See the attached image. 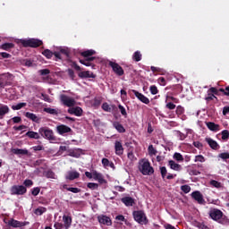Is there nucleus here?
Masks as SVG:
<instances>
[{
	"instance_id": "43",
	"label": "nucleus",
	"mask_w": 229,
	"mask_h": 229,
	"mask_svg": "<svg viewBox=\"0 0 229 229\" xmlns=\"http://www.w3.org/2000/svg\"><path fill=\"white\" fill-rule=\"evenodd\" d=\"M221 135H222V140H225V141L228 140V139H229L228 130L222 131Z\"/></svg>"
},
{
	"instance_id": "60",
	"label": "nucleus",
	"mask_w": 229,
	"mask_h": 229,
	"mask_svg": "<svg viewBox=\"0 0 229 229\" xmlns=\"http://www.w3.org/2000/svg\"><path fill=\"white\" fill-rule=\"evenodd\" d=\"M69 192H72L73 194H78V192H81V190L79 188H71L68 189Z\"/></svg>"
},
{
	"instance_id": "16",
	"label": "nucleus",
	"mask_w": 229,
	"mask_h": 229,
	"mask_svg": "<svg viewBox=\"0 0 229 229\" xmlns=\"http://www.w3.org/2000/svg\"><path fill=\"white\" fill-rule=\"evenodd\" d=\"M68 114H71L72 115H76L77 117H81V115L83 114V109H81V107L80 106L70 107L68 109Z\"/></svg>"
},
{
	"instance_id": "19",
	"label": "nucleus",
	"mask_w": 229,
	"mask_h": 229,
	"mask_svg": "<svg viewBox=\"0 0 229 229\" xmlns=\"http://www.w3.org/2000/svg\"><path fill=\"white\" fill-rule=\"evenodd\" d=\"M63 223L64 229H70L71 225H72V217H71V216L64 215L63 216Z\"/></svg>"
},
{
	"instance_id": "28",
	"label": "nucleus",
	"mask_w": 229,
	"mask_h": 229,
	"mask_svg": "<svg viewBox=\"0 0 229 229\" xmlns=\"http://www.w3.org/2000/svg\"><path fill=\"white\" fill-rule=\"evenodd\" d=\"M113 126L114 128H115L118 133H124V131H126V129H124V126H123V124H121L118 122H114L113 123Z\"/></svg>"
},
{
	"instance_id": "14",
	"label": "nucleus",
	"mask_w": 229,
	"mask_h": 229,
	"mask_svg": "<svg viewBox=\"0 0 229 229\" xmlns=\"http://www.w3.org/2000/svg\"><path fill=\"white\" fill-rule=\"evenodd\" d=\"M93 180L98 182V183H100L101 185H103V183H106V181L105 180V176L103 175V174L98 173L96 170L93 171Z\"/></svg>"
},
{
	"instance_id": "4",
	"label": "nucleus",
	"mask_w": 229,
	"mask_h": 229,
	"mask_svg": "<svg viewBox=\"0 0 229 229\" xmlns=\"http://www.w3.org/2000/svg\"><path fill=\"white\" fill-rule=\"evenodd\" d=\"M21 42L24 47H38L42 46V40L40 39H21Z\"/></svg>"
},
{
	"instance_id": "31",
	"label": "nucleus",
	"mask_w": 229,
	"mask_h": 229,
	"mask_svg": "<svg viewBox=\"0 0 229 229\" xmlns=\"http://www.w3.org/2000/svg\"><path fill=\"white\" fill-rule=\"evenodd\" d=\"M79 78H94V73L89 71L81 72L78 74Z\"/></svg>"
},
{
	"instance_id": "57",
	"label": "nucleus",
	"mask_w": 229,
	"mask_h": 229,
	"mask_svg": "<svg viewBox=\"0 0 229 229\" xmlns=\"http://www.w3.org/2000/svg\"><path fill=\"white\" fill-rule=\"evenodd\" d=\"M219 157L222 158V160H228L229 159V153L228 152L221 153L219 155Z\"/></svg>"
},
{
	"instance_id": "13",
	"label": "nucleus",
	"mask_w": 229,
	"mask_h": 229,
	"mask_svg": "<svg viewBox=\"0 0 229 229\" xmlns=\"http://www.w3.org/2000/svg\"><path fill=\"white\" fill-rule=\"evenodd\" d=\"M191 198L195 199V201L199 202V205H203L205 203V199H203V194L200 191H196L191 193Z\"/></svg>"
},
{
	"instance_id": "50",
	"label": "nucleus",
	"mask_w": 229,
	"mask_h": 229,
	"mask_svg": "<svg viewBox=\"0 0 229 229\" xmlns=\"http://www.w3.org/2000/svg\"><path fill=\"white\" fill-rule=\"evenodd\" d=\"M160 173H161L162 178L163 179L165 178L167 176V168H165V166H161Z\"/></svg>"
},
{
	"instance_id": "61",
	"label": "nucleus",
	"mask_w": 229,
	"mask_h": 229,
	"mask_svg": "<svg viewBox=\"0 0 229 229\" xmlns=\"http://www.w3.org/2000/svg\"><path fill=\"white\" fill-rule=\"evenodd\" d=\"M166 108H168V110H174L176 108V105H174L173 102L167 103Z\"/></svg>"
},
{
	"instance_id": "54",
	"label": "nucleus",
	"mask_w": 229,
	"mask_h": 229,
	"mask_svg": "<svg viewBox=\"0 0 229 229\" xmlns=\"http://www.w3.org/2000/svg\"><path fill=\"white\" fill-rule=\"evenodd\" d=\"M194 162H205V157L201 156V155H198L195 157Z\"/></svg>"
},
{
	"instance_id": "15",
	"label": "nucleus",
	"mask_w": 229,
	"mask_h": 229,
	"mask_svg": "<svg viewBox=\"0 0 229 229\" xmlns=\"http://www.w3.org/2000/svg\"><path fill=\"white\" fill-rule=\"evenodd\" d=\"M134 96L141 101V103H144L145 105H149V98H148L146 96H144L142 93L133 89L132 90Z\"/></svg>"
},
{
	"instance_id": "39",
	"label": "nucleus",
	"mask_w": 229,
	"mask_h": 229,
	"mask_svg": "<svg viewBox=\"0 0 229 229\" xmlns=\"http://www.w3.org/2000/svg\"><path fill=\"white\" fill-rule=\"evenodd\" d=\"M88 189H90L91 191H98L99 189V184L96 182H89L87 184Z\"/></svg>"
},
{
	"instance_id": "36",
	"label": "nucleus",
	"mask_w": 229,
	"mask_h": 229,
	"mask_svg": "<svg viewBox=\"0 0 229 229\" xmlns=\"http://www.w3.org/2000/svg\"><path fill=\"white\" fill-rule=\"evenodd\" d=\"M21 64L23 65H25L26 67H35V65H37L35 64V61L31 60V59H24Z\"/></svg>"
},
{
	"instance_id": "51",
	"label": "nucleus",
	"mask_w": 229,
	"mask_h": 229,
	"mask_svg": "<svg viewBox=\"0 0 229 229\" xmlns=\"http://www.w3.org/2000/svg\"><path fill=\"white\" fill-rule=\"evenodd\" d=\"M210 185H212L213 187H216V189H221V182L216 180L210 181Z\"/></svg>"
},
{
	"instance_id": "44",
	"label": "nucleus",
	"mask_w": 229,
	"mask_h": 229,
	"mask_svg": "<svg viewBox=\"0 0 229 229\" xmlns=\"http://www.w3.org/2000/svg\"><path fill=\"white\" fill-rule=\"evenodd\" d=\"M174 159L177 160V162H183V156H182L180 153L175 152L174 154Z\"/></svg>"
},
{
	"instance_id": "1",
	"label": "nucleus",
	"mask_w": 229,
	"mask_h": 229,
	"mask_svg": "<svg viewBox=\"0 0 229 229\" xmlns=\"http://www.w3.org/2000/svg\"><path fill=\"white\" fill-rule=\"evenodd\" d=\"M138 169L143 176H151L155 173V169L148 158H142L139 161Z\"/></svg>"
},
{
	"instance_id": "3",
	"label": "nucleus",
	"mask_w": 229,
	"mask_h": 229,
	"mask_svg": "<svg viewBox=\"0 0 229 229\" xmlns=\"http://www.w3.org/2000/svg\"><path fill=\"white\" fill-rule=\"evenodd\" d=\"M38 133L41 134V136H43V138L47 139V140H55V133L53 132V130L47 127L39 128Z\"/></svg>"
},
{
	"instance_id": "30",
	"label": "nucleus",
	"mask_w": 229,
	"mask_h": 229,
	"mask_svg": "<svg viewBox=\"0 0 229 229\" xmlns=\"http://www.w3.org/2000/svg\"><path fill=\"white\" fill-rule=\"evenodd\" d=\"M81 150L80 148L69 150V157H73V158H80Z\"/></svg>"
},
{
	"instance_id": "40",
	"label": "nucleus",
	"mask_w": 229,
	"mask_h": 229,
	"mask_svg": "<svg viewBox=\"0 0 229 229\" xmlns=\"http://www.w3.org/2000/svg\"><path fill=\"white\" fill-rule=\"evenodd\" d=\"M26 103L21 102L16 105L12 106V109L13 110H21V108H24V106H26Z\"/></svg>"
},
{
	"instance_id": "37",
	"label": "nucleus",
	"mask_w": 229,
	"mask_h": 229,
	"mask_svg": "<svg viewBox=\"0 0 229 229\" xmlns=\"http://www.w3.org/2000/svg\"><path fill=\"white\" fill-rule=\"evenodd\" d=\"M81 55L84 58H88L89 56H94V55H96V52L93 49H90V50H86L84 52H81Z\"/></svg>"
},
{
	"instance_id": "17",
	"label": "nucleus",
	"mask_w": 229,
	"mask_h": 229,
	"mask_svg": "<svg viewBox=\"0 0 229 229\" xmlns=\"http://www.w3.org/2000/svg\"><path fill=\"white\" fill-rule=\"evenodd\" d=\"M55 51L59 53L60 57L62 56V55H64V56H67V57H69L71 55V48L67 47H55Z\"/></svg>"
},
{
	"instance_id": "5",
	"label": "nucleus",
	"mask_w": 229,
	"mask_h": 229,
	"mask_svg": "<svg viewBox=\"0 0 229 229\" xmlns=\"http://www.w3.org/2000/svg\"><path fill=\"white\" fill-rule=\"evenodd\" d=\"M60 101L64 106H68V108L76 106V100L67 95H61Z\"/></svg>"
},
{
	"instance_id": "41",
	"label": "nucleus",
	"mask_w": 229,
	"mask_h": 229,
	"mask_svg": "<svg viewBox=\"0 0 229 229\" xmlns=\"http://www.w3.org/2000/svg\"><path fill=\"white\" fill-rule=\"evenodd\" d=\"M47 208H44V207H40V208H38L34 214H36V216H42V214H45V212H47Z\"/></svg>"
},
{
	"instance_id": "35",
	"label": "nucleus",
	"mask_w": 229,
	"mask_h": 229,
	"mask_svg": "<svg viewBox=\"0 0 229 229\" xmlns=\"http://www.w3.org/2000/svg\"><path fill=\"white\" fill-rule=\"evenodd\" d=\"M13 153L14 155H28L29 151L26 148H13Z\"/></svg>"
},
{
	"instance_id": "9",
	"label": "nucleus",
	"mask_w": 229,
	"mask_h": 229,
	"mask_svg": "<svg viewBox=\"0 0 229 229\" xmlns=\"http://www.w3.org/2000/svg\"><path fill=\"white\" fill-rule=\"evenodd\" d=\"M56 131L59 135L65 136L67 133H72V129L65 124H60L56 126Z\"/></svg>"
},
{
	"instance_id": "26",
	"label": "nucleus",
	"mask_w": 229,
	"mask_h": 229,
	"mask_svg": "<svg viewBox=\"0 0 229 229\" xmlns=\"http://www.w3.org/2000/svg\"><path fill=\"white\" fill-rule=\"evenodd\" d=\"M122 202L125 207H133L135 200L131 197H124L122 199Z\"/></svg>"
},
{
	"instance_id": "56",
	"label": "nucleus",
	"mask_w": 229,
	"mask_h": 229,
	"mask_svg": "<svg viewBox=\"0 0 229 229\" xmlns=\"http://www.w3.org/2000/svg\"><path fill=\"white\" fill-rule=\"evenodd\" d=\"M23 185H25V187H32L33 185V181L30 180V179H26L23 182Z\"/></svg>"
},
{
	"instance_id": "7",
	"label": "nucleus",
	"mask_w": 229,
	"mask_h": 229,
	"mask_svg": "<svg viewBox=\"0 0 229 229\" xmlns=\"http://www.w3.org/2000/svg\"><path fill=\"white\" fill-rule=\"evenodd\" d=\"M223 216L224 214L221 209L213 208L209 211V216L211 219H213V221H221V219H223Z\"/></svg>"
},
{
	"instance_id": "22",
	"label": "nucleus",
	"mask_w": 229,
	"mask_h": 229,
	"mask_svg": "<svg viewBox=\"0 0 229 229\" xmlns=\"http://www.w3.org/2000/svg\"><path fill=\"white\" fill-rule=\"evenodd\" d=\"M7 114H10V107L4 104H0V119H4Z\"/></svg>"
},
{
	"instance_id": "49",
	"label": "nucleus",
	"mask_w": 229,
	"mask_h": 229,
	"mask_svg": "<svg viewBox=\"0 0 229 229\" xmlns=\"http://www.w3.org/2000/svg\"><path fill=\"white\" fill-rule=\"evenodd\" d=\"M149 90L150 94H152L153 96L158 94V88H157V86L155 85L150 86Z\"/></svg>"
},
{
	"instance_id": "29",
	"label": "nucleus",
	"mask_w": 229,
	"mask_h": 229,
	"mask_svg": "<svg viewBox=\"0 0 229 229\" xmlns=\"http://www.w3.org/2000/svg\"><path fill=\"white\" fill-rule=\"evenodd\" d=\"M150 70L152 71V72H154L155 76H157V74H161V75L165 74V70L160 67L151 66Z\"/></svg>"
},
{
	"instance_id": "59",
	"label": "nucleus",
	"mask_w": 229,
	"mask_h": 229,
	"mask_svg": "<svg viewBox=\"0 0 229 229\" xmlns=\"http://www.w3.org/2000/svg\"><path fill=\"white\" fill-rule=\"evenodd\" d=\"M67 72L71 80H74L76 78V75L74 74V71H72V69H68Z\"/></svg>"
},
{
	"instance_id": "55",
	"label": "nucleus",
	"mask_w": 229,
	"mask_h": 229,
	"mask_svg": "<svg viewBox=\"0 0 229 229\" xmlns=\"http://www.w3.org/2000/svg\"><path fill=\"white\" fill-rule=\"evenodd\" d=\"M39 193H40V188L38 187L33 188L31 191L32 196H38Z\"/></svg>"
},
{
	"instance_id": "12",
	"label": "nucleus",
	"mask_w": 229,
	"mask_h": 229,
	"mask_svg": "<svg viewBox=\"0 0 229 229\" xmlns=\"http://www.w3.org/2000/svg\"><path fill=\"white\" fill-rule=\"evenodd\" d=\"M98 221L100 225H106V226H112V219L110 217L100 215L98 216Z\"/></svg>"
},
{
	"instance_id": "27",
	"label": "nucleus",
	"mask_w": 229,
	"mask_h": 229,
	"mask_svg": "<svg viewBox=\"0 0 229 229\" xmlns=\"http://www.w3.org/2000/svg\"><path fill=\"white\" fill-rule=\"evenodd\" d=\"M25 117H27V119H30V121H33V123H40V119L38 118V116H37V114L33 113L27 112L25 114Z\"/></svg>"
},
{
	"instance_id": "32",
	"label": "nucleus",
	"mask_w": 229,
	"mask_h": 229,
	"mask_svg": "<svg viewBox=\"0 0 229 229\" xmlns=\"http://www.w3.org/2000/svg\"><path fill=\"white\" fill-rule=\"evenodd\" d=\"M148 155L152 158V162H153V157H157V153H158V151L157 150V148H155V147H153V145L148 146Z\"/></svg>"
},
{
	"instance_id": "8",
	"label": "nucleus",
	"mask_w": 229,
	"mask_h": 229,
	"mask_svg": "<svg viewBox=\"0 0 229 229\" xmlns=\"http://www.w3.org/2000/svg\"><path fill=\"white\" fill-rule=\"evenodd\" d=\"M6 224L8 225V226H11L12 228H22V226H26V225H28V222H21L13 218H11L6 222Z\"/></svg>"
},
{
	"instance_id": "10",
	"label": "nucleus",
	"mask_w": 229,
	"mask_h": 229,
	"mask_svg": "<svg viewBox=\"0 0 229 229\" xmlns=\"http://www.w3.org/2000/svg\"><path fill=\"white\" fill-rule=\"evenodd\" d=\"M109 65L112 67L114 72L116 73L117 76H123L124 74V70H123V67H121V65H119L117 63L110 61Z\"/></svg>"
},
{
	"instance_id": "2",
	"label": "nucleus",
	"mask_w": 229,
	"mask_h": 229,
	"mask_svg": "<svg viewBox=\"0 0 229 229\" xmlns=\"http://www.w3.org/2000/svg\"><path fill=\"white\" fill-rule=\"evenodd\" d=\"M132 216L136 223H139V225H148V216H146V213H144V211H134Z\"/></svg>"
},
{
	"instance_id": "46",
	"label": "nucleus",
	"mask_w": 229,
	"mask_h": 229,
	"mask_svg": "<svg viewBox=\"0 0 229 229\" xmlns=\"http://www.w3.org/2000/svg\"><path fill=\"white\" fill-rule=\"evenodd\" d=\"M102 110H104V112H112V107L110 105H108V103L105 102L102 104Z\"/></svg>"
},
{
	"instance_id": "24",
	"label": "nucleus",
	"mask_w": 229,
	"mask_h": 229,
	"mask_svg": "<svg viewBox=\"0 0 229 229\" xmlns=\"http://www.w3.org/2000/svg\"><path fill=\"white\" fill-rule=\"evenodd\" d=\"M206 142L208 144V146L211 148V149H219V144L217 141L214 140L212 138H206Z\"/></svg>"
},
{
	"instance_id": "52",
	"label": "nucleus",
	"mask_w": 229,
	"mask_h": 229,
	"mask_svg": "<svg viewBox=\"0 0 229 229\" xmlns=\"http://www.w3.org/2000/svg\"><path fill=\"white\" fill-rule=\"evenodd\" d=\"M157 83H159L162 87H165V85L167 84L164 77H159L157 79Z\"/></svg>"
},
{
	"instance_id": "6",
	"label": "nucleus",
	"mask_w": 229,
	"mask_h": 229,
	"mask_svg": "<svg viewBox=\"0 0 229 229\" xmlns=\"http://www.w3.org/2000/svg\"><path fill=\"white\" fill-rule=\"evenodd\" d=\"M27 191L28 190L22 185H13L11 188V194L16 196H22L23 194H26Z\"/></svg>"
},
{
	"instance_id": "58",
	"label": "nucleus",
	"mask_w": 229,
	"mask_h": 229,
	"mask_svg": "<svg viewBox=\"0 0 229 229\" xmlns=\"http://www.w3.org/2000/svg\"><path fill=\"white\" fill-rule=\"evenodd\" d=\"M12 121L14 124H17L22 121V118L21 116H14L12 118Z\"/></svg>"
},
{
	"instance_id": "33",
	"label": "nucleus",
	"mask_w": 229,
	"mask_h": 229,
	"mask_svg": "<svg viewBox=\"0 0 229 229\" xmlns=\"http://www.w3.org/2000/svg\"><path fill=\"white\" fill-rule=\"evenodd\" d=\"M92 60H94V58H81L80 59V63L86 67H90V65H92Z\"/></svg>"
},
{
	"instance_id": "11",
	"label": "nucleus",
	"mask_w": 229,
	"mask_h": 229,
	"mask_svg": "<svg viewBox=\"0 0 229 229\" xmlns=\"http://www.w3.org/2000/svg\"><path fill=\"white\" fill-rule=\"evenodd\" d=\"M42 55L46 56V58H52V56H55V58H60V52L56 50V47H54L53 51L49 49H46L42 52Z\"/></svg>"
},
{
	"instance_id": "48",
	"label": "nucleus",
	"mask_w": 229,
	"mask_h": 229,
	"mask_svg": "<svg viewBox=\"0 0 229 229\" xmlns=\"http://www.w3.org/2000/svg\"><path fill=\"white\" fill-rule=\"evenodd\" d=\"M2 49L8 51V49H12L13 47V43H4L1 46Z\"/></svg>"
},
{
	"instance_id": "53",
	"label": "nucleus",
	"mask_w": 229,
	"mask_h": 229,
	"mask_svg": "<svg viewBox=\"0 0 229 229\" xmlns=\"http://www.w3.org/2000/svg\"><path fill=\"white\" fill-rule=\"evenodd\" d=\"M118 108H119L122 115H123L124 117H126V115H128V113H126V108H124V106H123L122 105H119Z\"/></svg>"
},
{
	"instance_id": "63",
	"label": "nucleus",
	"mask_w": 229,
	"mask_h": 229,
	"mask_svg": "<svg viewBox=\"0 0 229 229\" xmlns=\"http://www.w3.org/2000/svg\"><path fill=\"white\" fill-rule=\"evenodd\" d=\"M54 228L55 229H64V224L60 223V222H57L54 225Z\"/></svg>"
},
{
	"instance_id": "18",
	"label": "nucleus",
	"mask_w": 229,
	"mask_h": 229,
	"mask_svg": "<svg viewBox=\"0 0 229 229\" xmlns=\"http://www.w3.org/2000/svg\"><path fill=\"white\" fill-rule=\"evenodd\" d=\"M101 162L104 169H108V167H110L113 171H115V165H114V162L108 160V158L104 157Z\"/></svg>"
},
{
	"instance_id": "45",
	"label": "nucleus",
	"mask_w": 229,
	"mask_h": 229,
	"mask_svg": "<svg viewBox=\"0 0 229 229\" xmlns=\"http://www.w3.org/2000/svg\"><path fill=\"white\" fill-rule=\"evenodd\" d=\"M181 191H182L184 194H189V192H191V186H189L188 184H184L181 186Z\"/></svg>"
},
{
	"instance_id": "23",
	"label": "nucleus",
	"mask_w": 229,
	"mask_h": 229,
	"mask_svg": "<svg viewBox=\"0 0 229 229\" xmlns=\"http://www.w3.org/2000/svg\"><path fill=\"white\" fill-rule=\"evenodd\" d=\"M206 125L208 126V130H210V131H221V126L217 123H215L213 122H208L206 123Z\"/></svg>"
},
{
	"instance_id": "42",
	"label": "nucleus",
	"mask_w": 229,
	"mask_h": 229,
	"mask_svg": "<svg viewBox=\"0 0 229 229\" xmlns=\"http://www.w3.org/2000/svg\"><path fill=\"white\" fill-rule=\"evenodd\" d=\"M46 176L47 178H51L52 180H56V178H58V176H56V174H55V172L49 170L46 173Z\"/></svg>"
},
{
	"instance_id": "62",
	"label": "nucleus",
	"mask_w": 229,
	"mask_h": 229,
	"mask_svg": "<svg viewBox=\"0 0 229 229\" xmlns=\"http://www.w3.org/2000/svg\"><path fill=\"white\" fill-rule=\"evenodd\" d=\"M127 157H128L129 160H131V162H133V160H137V158L135 157V155L133 154V152H129L127 154Z\"/></svg>"
},
{
	"instance_id": "25",
	"label": "nucleus",
	"mask_w": 229,
	"mask_h": 229,
	"mask_svg": "<svg viewBox=\"0 0 229 229\" xmlns=\"http://www.w3.org/2000/svg\"><path fill=\"white\" fill-rule=\"evenodd\" d=\"M168 165H169L170 169H172L173 171L180 172L182 169V166L180 165V164L175 163L174 160L168 161Z\"/></svg>"
},
{
	"instance_id": "34",
	"label": "nucleus",
	"mask_w": 229,
	"mask_h": 229,
	"mask_svg": "<svg viewBox=\"0 0 229 229\" xmlns=\"http://www.w3.org/2000/svg\"><path fill=\"white\" fill-rule=\"evenodd\" d=\"M26 136L29 137V139H40V135L38 134V132L33 131H29L28 132H26Z\"/></svg>"
},
{
	"instance_id": "20",
	"label": "nucleus",
	"mask_w": 229,
	"mask_h": 229,
	"mask_svg": "<svg viewBox=\"0 0 229 229\" xmlns=\"http://www.w3.org/2000/svg\"><path fill=\"white\" fill-rule=\"evenodd\" d=\"M114 150L115 155H117L118 157H121V155L124 153V148H123V143H121V141L114 142Z\"/></svg>"
},
{
	"instance_id": "21",
	"label": "nucleus",
	"mask_w": 229,
	"mask_h": 229,
	"mask_svg": "<svg viewBox=\"0 0 229 229\" xmlns=\"http://www.w3.org/2000/svg\"><path fill=\"white\" fill-rule=\"evenodd\" d=\"M80 176V174L78 173V171H68L65 174V180H76L78 179V177Z\"/></svg>"
},
{
	"instance_id": "64",
	"label": "nucleus",
	"mask_w": 229,
	"mask_h": 229,
	"mask_svg": "<svg viewBox=\"0 0 229 229\" xmlns=\"http://www.w3.org/2000/svg\"><path fill=\"white\" fill-rule=\"evenodd\" d=\"M38 72H39V74H41V76H47V74H49V70L43 69V70H39Z\"/></svg>"
},
{
	"instance_id": "38",
	"label": "nucleus",
	"mask_w": 229,
	"mask_h": 229,
	"mask_svg": "<svg viewBox=\"0 0 229 229\" xmlns=\"http://www.w3.org/2000/svg\"><path fill=\"white\" fill-rule=\"evenodd\" d=\"M45 112H47V114H51V115H58V114H60V110L51 107L45 108Z\"/></svg>"
},
{
	"instance_id": "47",
	"label": "nucleus",
	"mask_w": 229,
	"mask_h": 229,
	"mask_svg": "<svg viewBox=\"0 0 229 229\" xmlns=\"http://www.w3.org/2000/svg\"><path fill=\"white\" fill-rule=\"evenodd\" d=\"M184 113H185V108H183V106H178L176 107V114L177 115H183Z\"/></svg>"
}]
</instances>
